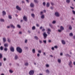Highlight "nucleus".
<instances>
[{
	"label": "nucleus",
	"instance_id": "1",
	"mask_svg": "<svg viewBox=\"0 0 75 75\" xmlns=\"http://www.w3.org/2000/svg\"><path fill=\"white\" fill-rule=\"evenodd\" d=\"M16 50L20 54H21V53H22V52H23V50H22V49H21V48L20 47H17L16 48Z\"/></svg>",
	"mask_w": 75,
	"mask_h": 75
},
{
	"label": "nucleus",
	"instance_id": "2",
	"mask_svg": "<svg viewBox=\"0 0 75 75\" xmlns=\"http://www.w3.org/2000/svg\"><path fill=\"white\" fill-rule=\"evenodd\" d=\"M60 29L58 30V31L59 33H61L62 31L64 30V28L63 26H61L60 28Z\"/></svg>",
	"mask_w": 75,
	"mask_h": 75
},
{
	"label": "nucleus",
	"instance_id": "3",
	"mask_svg": "<svg viewBox=\"0 0 75 75\" xmlns=\"http://www.w3.org/2000/svg\"><path fill=\"white\" fill-rule=\"evenodd\" d=\"M34 74V70H31L30 71L29 73V74L30 75H33Z\"/></svg>",
	"mask_w": 75,
	"mask_h": 75
},
{
	"label": "nucleus",
	"instance_id": "4",
	"mask_svg": "<svg viewBox=\"0 0 75 75\" xmlns=\"http://www.w3.org/2000/svg\"><path fill=\"white\" fill-rule=\"evenodd\" d=\"M54 15L55 16H56V17H58L60 16V14L58 12H55Z\"/></svg>",
	"mask_w": 75,
	"mask_h": 75
},
{
	"label": "nucleus",
	"instance_id": "5",
	"mask_svg": "<svg viewBox=\"0 0 75 75\" xmlns=\"http://www.w3.org/2000/svg\"><path fill=\"white\" fill-rule=\"evenodd\" d=\"M72 61H70L69 63V65L70 68H72L73 66L72 65Z\"/></svg>",
	"mask_w": 75,
	"mask_h": 75
},
{
	"label": "nucleus",
	"instance_id": "6",
	"mask_svg": "<svg viewBox=\"0 0 75 75\" xmlns=\"http://www.w3.org/2000/svg\"><path fill=\"white\" fill-rule=\"evenodd\" d=\"M10 50H11V52H14V48L12 46H11L10 48Z\"/></svg>",
	"mask_w": 75,
	"mask_h": 75
},
{
	"label": "nucleus",
	"instance_id": "7",
	"mask_svg": "<svg viewBox=\"0 0 75 75\" xmlns=\"http://www.w3.org/2000/svg\"><path fill=\"white\" fill-rule=\"evenodd\" d=\"M43 35L44 36V39H45L47 38V37L48 36V35L46 34V33L44 32L43 33Z\"/></svg>",
	"mask_w": 75,
	"mask_h": 75
},
{
	"label": "nucleus",
	"instance_id": "8",
	"mask_svg": "<svg viewBox=\"0 0 75 75\" xmlns=\"http://www.w3.org/2000/svg\"><path fill=\"white\" fill-rule=\"evenodd\" d=\"M47 30V33L48 34V35H50V33L51 32V30L50 28H48Z\"/></svg>",
	"mask_w": 75,
	"mask_h": 75
},
{
	"label": "nucleus",
	"instance_id": "9",
	"mask_svg": "<svg viewBox=\"0 0 75 75\" xmlns=\"http://www.w3.org/2000/svg\"><path fill=\"white\" fill-rule=\"evenodd\" d=\"M14 58L15 60H17V59H18V55L16 54H15L14 57Z\"/></svg>",
	"mask_w": 75,
	"mask_h": 75
},
{
	"label": "nucleus",
	"instance_id": "10",
	"mask_svg": "<svg viewBox=\"0 0 75 75\" xmlns=\"http://www.w3.org/2000/svg\"><path fill=\"white\" fill-rule=\"evenodd\" d=\"M23 19L25 21H27V17L25 16H24L23 17Z\"/></svg>",
	"mask_w": 75,
	"mask_h": 75
},
{
	"label": "nucleus",
	"instance_id": "11",
	"mask_svg": "<svg viewBox=\"0 0 75 75\" xmlns=\"http://www.w3.org/2000/svg\"><path fill=\"white\" fill-rule=\"evenodd\" d=\"M16 8L19 11H20V10H21V8H20V7H19V6H16Z\"/></svg>",
	"mask_w": 75,
	"mask_h": 75
},
{
	"label": "nucleus",
	"instance_id": "12",
	"mask_svg": "<svg viewBox=\"0 0 75 75\" xmlns=\"http://www.w3.org/2000/svg\"><path fill=\"white\" fill-rule=\"evenodd\" d=\"M62 43V44L64 45H65L66 44V42H65V41L64 40H62L61 41Z\"/></svg>",
	"mask_w": 75,
	"mask_h": 75
},
{
	"label": "nucleus",
	"instance_id": "13",
	"mask_svg": "<svg viewBox=\"0 0 75 75\" xmlns=\"http://www.w3.org/2000/svg\"><path fill=\"white\" fill-rule=\"evenodd\" d=\"M30 6L31 7H34V4L33 3H31L30 5Z\"/></svg>",
	"mask_w": 75,
	"mask_h": 75
},
{
	"label": "nucleus",
	"instance_id": "14",
	"mask_svg": "<svg viewBox=\"0 0 75 75\" xmlns=\"http://www.w3.org/2000/svg\"><path fill=\"white\" fill-rule=\"evenodd\" d=\"M2 13L3 16H6V12L4 11H3L2 12Z\"/></svg>",
	"mask_w": 75,
	"mask_h": 75
},
{
	"label": "nucleus",
	"instance_id": "15",
	"mask_svg": "<svg viewBox=\"0 0 75 75\" xmlns=\"http://www.w3.org/2000/svg\"><path fill=\"white\" fill-rule=\"evenodd\" d=\"M10 26H11V28H12L13 29H14V28H15V26L12 24H10Z\"/></svg>",
	"mask_w": 75,
	"mask_h": 75
},
{
	"label": "nucleus",
	"instance_id": "16",
	"mask_svg": "<svg viewBox=\"0 0 75 75\" xmlns=\"http://www.w3.org/2000/svg\"><path fill=\"white\" fill-rule=\"evenodd\" d=\"M3 42H6V38H3Z\"/></svg>",
	"mask_w": 75,
	"mask_h": 75
},
{
	"label": "nucleus",
	"instance_id": "17",
	"mask_svg": "<svg viewBox=\"0 0 75 75\" xmlns=\"http://www.w3.org/2000/svg\"><path fill=\"white\" fill-rule=\"evenodd\" d=\"M46 7H50V3L47 2L46 4Z\"/></svg>",
	"mask_w": 75,
	"mask_h": 75
},
{
	"label": "nucleus",
	"instance_id": "18",
	"mask_svg": "<svg viewBox=\"0 0 75 75\" xmlns=\"http://www.w3.org/2000/svg\"><path fill=\"white\" fill-rule=\"evenodd\" d=\"M4 46L5 47H7L8 46V43H5L4 44Z\"/></svg>",
	"mask_w": 75,
	"mask_h": 75
},
{
	"label": "nucleus",
	"instance_id": "19",
	"mask_svg": "<svg viewBox=\"0 0 75 75\" xmlns=\"http://www.w3.org/2000/svg\"><path fill=\"white\" fill-rule=\"evenodd\" d=\"M69 29L70 30H72V26L71 25H70L69 27Z\"/></svg>",
	"mask_w": 75,
	"mask_h": 75
},
{
	"label": "nucleus",
	"instance_id": "20",
	"mask_svg": "<svg viewBox=\"0 0 75 75\" xmlns=\"http://www.w3.org/2000/svg\"><path fill=\"white\" fill-rule=\"evenodd\" d=\"M34 38L35 39V40H38L39 39L37 37V36H35L34 37Z\"/></svg>",
	"mask_w": 75,
	"mask_h": 75
},
{
	"label": "nucleus",
	"instance_id": "21",
	"mask_svg": "<svg viewBox=\"0 0 75 75\" xmlns=\"http://www.w3.org/2000/svg\"><path fill=\"white\" fill-rule=\"evenodd\" d=\"M31 17L33 18H34L35 17V15L33 13H32L31 15Z\"/></svg>",
	"mask_w": 75,
	"mask_h": 75
},
{
	"label": "nucleus",
	"instance_id": "22",
	"mask_svg": "<svg viewBox=\"0 0 75 75\" xmlns=\"http://www.w3.org/2000/svg\"><path fill=\"white\" fill-rule=\"evenodd\" d=\"M44 15H42L41 17V18H42V19H44Z\"/></svg>",
	"mask_w": 75,
	"mask_h": 75
},
{
	"label": "nucleus",
	"instance_id": "23",
	"mask_svg": "<svg viewBox=\"0 0 75 75\" xmlns=\"http://www.w3.org/2000/svg\"><path fill=\"white\" fill-rule=\"evenodd\" d=\"M46 73H47V74H50V70L48 69H47L46 70Z\"/></svg>",
	"mask_w": 75,
	"mask_h": 75
},
{
	"label": "nucleus",
	"instance_id": "24",
	"mask_svg": "<svg viewBox=\"0 0 75 75\" xmlns=\"http://www.w3.org/2000/svg\"><path fill=\"white\" fill-rule=\"evenodd\" d=\"M8 17L9 19H12V17H11V15H9L8 16Z\"/></svg>",
	"mask_w": 75,
	"mask_h": 75
},
{
	"label": "nucleus",
	"instance_id": "25",
	"mask_svg": "<svg viewBox=\"0 0 75 75\" xmlns=\"http://www.w3.org/2000/svg\"><path fill=\"white\" fill-rule=\"evenodd\" d=\"M25 66H28V62H26L25 64Z\"/></svg>",
	"mask_w": 75,
	"mask_h": 75
},
{
	"label": "nucleus",
	"instance_id": "26",
	"mask_svg": "<svg viewBox=\"0 0 75 75\" xmlns=\"http://www.w3.org/2000/svg\"><path fill=\"white\" fill-rule=\"evenodd\" d=\"M73 35V33H70L69 34V36L70 37H72Z\"/></svg>",
	"mask_w": 75,
	"mask_h": 75
},
{
	"label": "nucleus",
	"instance_id": "27",
	"mask_svg": "<svg viewBox=\"0 0 75 75\" xmlns=\"http://www.w3.org/2000/svg\"><path fill=\"white\" fill-rule=\"evenodd\" d=\"M32 51L33 54H35V50L34 49H33L32 50Z\"/></svg>",
	"mask_w": 75,
	"mask_h": 75
},
{
	"label": "nucleus",
	"instance_id": "28",
	"mask_svg": "<svg viewBox=\"0 0 75 75\" xmlns=\"http://www.w3.org/2000/svg\"><path fill=\"white\" fill-rule=\"evenodd\" d=\"M7 41L8 42H11V40H10V39L8 38H7Z\"/></svg>",
	"mask_w": 75,
	"mask_h": 75
},
{
	"label": "nucleus",
	"instance_id": "29",
	"mask_svg": "<svg viewBox=\"0 0 75 75\" xmlns=\"http://www.w3.org/2000/svg\"><path fill=\"white\" fill-rule=\"evenodd\" d=\"M66 56V57H71V55H69V54H65Z\"/></svg>",
	"mask_w": 75,
	"mask_h": 75
},
{
	"label": "nucleus",
	"instance_id": "30",
	"mask_svg": "<svg viewBox=\"0 0 75 75\" xmlns=\"http://www.w3.org/2000/svg\"><path fill=\"white\" fill-rule=\"evenodd\" d=\"M1 50L2 51L3 50V46H1L0 48Z\"/></svg>",
	"mask_w": 75,
	"mask_h": 75
},
{
	"label": "nucleus",
	"instance_id": "31",
	"mask_svg": "<svg viewBox=\"0 0 75 75\" xmlns=\"http://www.w3.org/2000/svg\"><path fill=\"white\" fill-rule=\"evenodd\" d=\"M34 1L35 3H38V1H37V0H34Z\"/></svg>",
	"mask_w": 75,
	"mask_h": 75
},
{
	"label": "nucleus",
	"instance_id": "32",
	"mask_svg": "<svg viewBox=\"0 0 75 75\" xmlns=\"http://www.w3.org/2000/svg\"><path fill=\"white\" fill-rule=\"evenodd\" d=\"M0 21L1 22H4V20L3 19H0Z\"/></svg>",
	"mask_w": 75,
	"mask_h": 75
},
{
	"label": "nucleus",
	"instance_id": "33",
	"mask_svg": "<svg viewBox=\"0 0 75 75\" xmlns=\"http://www.w3.org/2000/svg\"><path fill=\"white\" fill-rule=\"evenodd\" d=\"M3 57V55H2V54L0 53V59H1V58Z\"/></svg>",
	"mask_w": 75,
	"mask_h": 75
},
{
	"label": "nucleus",
	"instance_id": "34",
	"mask_svg": "<svg viewBox=\"0 0 75 75\" xmlns=\"http://www.w3.org/2000/svg\"><path fill=\"white\" fill-rule=\"evenodd\" d=\"M35 29V27L34 26L32 27V29L34 30Z\"/></svg>",
	"mask_w": 75,
	"mask_h": 75
},
{
	"label": "nucleus",
	"instance_id": "35",
	"mask_svg": "<svg viewBox=\"0 0 75 75\" xmlns=\"http://www.w3.org/2000/svg\"><path fill=\"white\" fill-rule=\"evenodd\" d=\"M66 2H67V3H69V2H70V0H67Z\"/></svg>",
	"mask_w": 75,
	"mask_h": 75
},
{
	"label": "nucleus",
	"instance_id": "36",
	"mask_svg": "<svg viewBox=\"0 0 75 75\" xmlns=\"http://www.w3.org/2000/svg\"><path fill=\"white\" fill-rule=\"evenodd\" d=\"M8 50V49L6 47L4 48V50L5 51H7V50Z\"/></svg>",
	"mask_w": 75,
	"mask_h": 75
},
{
	"label": "nucleus",
	"instance_id": "37",
	"mask_svg": "<svg viewBox=\"0 0 75 75\" xmlns=\"http://www.w3.org/2000/svg\"><path fill=\"white\" fill-rule=\"evenodd\" d=\"M40 14L41 16H42V14H43V12L41 11L40 13Z\"/></svg>",
	"mask_w": 75,
	"mask_h": 75
},
{
	"label": "nucleus",
	"instance_id": "38",
	"mask_svg": "<svg viewBox=\"0 0 75 75\" xmlns=\"http://www.w3.org/2000/svg\"><path fill=\"white\" fill-rule=\"evenodd\" d=\"M49 26L51 27V28H52V24H51L50 23L49 24Z\"/></svg>",
	"mask_w": 75,
	"mask_h": 75
},
{
	"label": "nucleus",
	"instance_id": "39",
	"mask_svg": "<svg viewBox=\"0 0 75 75\" xmlns=\"http://www.w3.org/2000/svg\"><path fill=\"white\" fill-rule=\"evenodd\" d=\"M45 66L47 68H48L50 66L48 65V64H46L45 65Z\"/></svg>",
	"mask_w": 75,
	"mask_h": 75
},
{
	"label": "nucleus",
	"instance_id": "40",
	"mask_svg": "<svg viewBox=\"0 0 75 75\" xmlns=\"http://www.w3.org/2000/svg\"><path fill=\"white\" fill-rule=\"evenodd\" d=\"M9 72L10 73H11V74L13 73V71L11 70H9Z\"/></svg>",
	"mask_w": 75,
	"mask_h": 75
},
{
	"label": "nucleus",
	"instance_id": "41",
	"mask_svg": "<svg viewBox=\"0 0 75 75\" xmlns=\"http://www.w3.org/2000/svg\"><path fill=\"white\" fill-rule=\"evenodd\" d=\"M58 62H59V63H61V59H58Z\"/></svg>",
	"mask_w": 75,
	"mask_h": 75
},
{
	"label": "nucleus",
	"instance_id": "42",
	"mask_svg": "<svg viewBox=\"0 0 75 75\" xmlns=\"http://www.w3.org/2000/svg\"><path fill=\"white\" fill-rule=\"evenodd\" d=\"M52 24H54L56 23V21H54L52 22Z\"/></svg>",
	"mask_w": 75,
	"mask_h": 75
},
{
	"label": "nucleus",
	"instance_id": "43",
	"mask_svg": "<svg viewBox=\"0 0 75 75\" xmlns=\"http://www.w3.org/2000/svg\"><path fill=\"white\" fill-rule=\"evenodd\" d=\"M45 4H46L45 2H44L43 3V6H45Z\"/></svg>",
	"mask_w": 75,
	"mask_h": 75
},
{
	"label": "nucleus",
	"instance_id": "44",
	"mask_svg": "<svg viewBox=\"0 0 75 75\" xmlns=\"http://www.w3.org/2000/svg\"><path fill=\"white\" fill-rule=\"evenodd\" d=\"M17 27H18V28H21V26L19 25H17Z\"/></svg>",
	"mask_w": 75,
	"mask_h": 75
},
{
	"label": "nucleus",
	"instance_id": "45",
	"mask_svg": "<svg viewBox=\"0 0 75 75\" xmlns=\"http://www.w3.org/2000/svg\"><path fill=\"white\" fill-rule=\"evenodd\" d=\"M72 13H73V14H75V11H74V10H73L72 11Z\"/></svg>",
	"mask_w": 75,
	"mask_h": 75
},
{
	"label": "nucleus",
	"instance_id": "46",
	"mask_svg": "<svg viewBox=\"0 0 75 75\" xmlns=\"http://www.w3.org/2000/svg\"><path fill=\"white\" fill-rule=\"evenodd\" d=\"M43 42L45 43V44H46L47 43V41L46 40H43Z\"/></svg>",
	"mask_w": 75,
	"mask_h": 75
},
{
	"label": "nucleus",
	"instance_id": "47",
	"mask_svg": "<svg viewBox=\"0 0 75 75\" xmlns=\"http://www.w3.org/2000/svg\"><path fill=\"white\" fill-rule=\"evenodd\" d=\"M38 52H39V53L41 54V50H38Z\"/></svg>",
	"mask_w": 75,
	"mask_h": 75
},
{
	"label": "nucleus",
	"instance_id": "48",
	"mask_svg": "<svg viewBox=\"0 0 75 75\" xmlns=\"http://www.w3.org/2000/svg\"><path fill=\"white\" fill-rule=\"evenodd\" d=\"M50 9L51 10H53V9H54V7H52V6H51L50 7Z\"/></svg>",
	"mask_w": 75,
	"mask_h": 75
},
{
	"label": "nucleus",
	"instance_id": "49",
	"mask_svg": "<svg viewBox=\"0 0 75 75\" xmlns=\"http://www.w3.org/2000/svg\"><path fill=\"white\" fill-rule=\"evenodd\" d=\"M28 41V40H27L26 39L25 40V43H27V42Z\"/></svg>",
	"mask_w": 75,
	"mask_h": 75
},
{
	"label": "nucleus",
	"instance_id": "50",
	"mask_svg": "<svg viewBox=\"0 0 75 75\" xmlns=\"http://www.w3.org/2000/svg\"><path fill=\"white\" fill-rule=\"evenodd\" d=\"M51 5H52V6H54V3L51 2Z\"/></svg>",
	"mask_w": 75,
	"mask_h": 75
},
{
	"label": "nucleus",
	"instance_id": "51",
	"mask_svg": "<svg viewBox=\"0 0 75 75\" xmlns=\"http://www.w3.org/2000/svg\"><path fill=\"white\" fill-rule=\"evenodd\" d=\"M54 48H56V49L58 48V47L57 46H55L54 47Z\"/></svg>",
	"mask_w": 75,
	"mask_h": 75
},
{
	"label": "nucleus",
	"instance_id": "52",
	"mask_svg": "<svg viewBox=\"0 0 75 75\" xmlns=\"http://www.w3.org/2000/svg\"><path fill=\"white\" fill-rule=\"evenodd\" d=\"M24 48L25 50H27V49H28V47H25Z\"/></svg>",
	"mask_w": 75,
	"mask_h": 75
},
{
	"label": "nucleus",
	"instance_id": "53",
	"mask_svg": "<svg viewBox=\"0 0 75 75\" xmlns=\"http://www.w3.org/2000/svg\"><path fill=\"white\" fill-rule=\"evenodd\" d=\"M39 42L40 43V44H42V41L41 40H39Z\"/></svg>",
	"mask_w": 75,
	"mask_h": 75
},
{
	"label": "nucleus",
	"instance_id": "54",
	"mask_svg": "<svg viewBox=\"0 0 75 75\" xmlns=\"http://www.w3.org/2000/svg\"><path fill=\"white\" fill-rule=\"evenodd\" d=\"M45 31V29H42V31H43L44 32V31Z\"/></svg>",
	"mask_w": 75,
	"mask_h": 75
},
{
	"label": "nucleus",
	"instance_id": "55",
	"mask_svg": "<svg viewBox=\"0 0 75 75\" xmlns=\"http://www.w3.org/2000/svg\"><path fill=\"white\" fill-rule=\"evenodd\" d=\"M4 61H6V58H4Z\"/></svg>",
	"mask_w": 75,
	"mask_h": 75
},
{
	"label": "nucleus",
	"instance_id": "56",
	"mask_svg": "<svg viewBox=\"0 0 75 75\" xmlns=\"http://www.w3.org/2000/svg\"><path fill=\"white\" fill-rule=\"evenodd\" d=\"M37 55V56H38V57H40V54H39V53Z\"/></svg>",
	"mask_w": 75,
	"mask_h": 75
},
{
	"label": "nucleus",
	"instance_id": "57",
	"mask_svg": "<svg viewBox=\"0 0 75 75\" xmlns=\"http://www.w3.org/2000/svg\"><path fill=\"white\" fill-rule=\"evenodd\" d=\"M70 8H71V9H72V10H73V9H74V8L73 7L71 6H70Z\"/></svg>",
	"mask_w": 75,
	"mask_h": 75
},
{
	"label": "nucleus",
	"instance_id": "58",
	"mask_svg": "<svg viewBox=\"0 0 75 75\" xmlns=\"http://www.w3.org/2000/svg\"><path fill=\"white\" fill-rule=\"evenodd\" d=\"M36 26H37V27H40V25H39L38 24H37Z\"/></svg>",
	"mask_w": 75,
	"mask_h": 75
},
{
	"label": "nucleus",
	"instance_id": "59",
	"mask_svg": "<svg viewBox=\"0 0 75 75\" xmlns=\"http://www.w3.org/2000/svg\"><path fill=\"white\" fill-rule=\"evenodd\" d=\"M52 50H54V47H52Z\"/></svg>",
	"mask_w": 75,
	"mask_h": 75
},
{
	"label": "nucleus",
	"instance_id": "60",
	"mask_svg": "<svg viewBox=\"0 0 75 75\" xmlns=\"http://www.w3.org/2000/svg\"><path fill=\"white\" fill-rule=\"evenodd\" d=\"M48 42H51V40H49Z\"/></svg>",
	"mask_w": 75,
	"mask_h": 75
},
{
	"label": "nucleus",
	"instance_id": "61",
	"mask_svg": "<svg viewBox=\"0 0 75 75\" xmlns=\"http://www.w3.org/2000/svg\"><path fill=\"white\" fill-rule=\"evenodd\" d=\"M19 34H22V32L20 31L19 32Z\"/></svg>",
	"mask_w": 75,
	"mask_h": 75
},
{
	"label": "nucleus",
	"instance_id": "62",
	"mask_svg": "<svg viewBox=\"0 0 75 75\" xmlns=\"http://www.w3.org/2000/svg\"><path fill=\"white\" fill-rule=\"evenodd\" d=\"M62 55H63V54H62V53H61L60 54V55H61V56H62Z\"/></svg>",
	"mask_w": 75,
	"mask_h": 75
},
{
	"label": "nucleus",
	"instance_id": "63",
	"mask_svg": "<svg viewBox=\"0 0 75 75\" xmlns=\"http://www.w3.org/2000/svg\"><path fill=\"white\" fill-rule=\"evenodd\" d=\"M40 30H41V29H42V26H41L40 27Z\"/></svg>",
	"mask_w": 75,
	"mask_h": 75
},
{
	"label": "nucleus",
	"instance_id": "64",
	"mask_svg": "<svg viewBox=\"0 0 75 75\" xmlns=\"http://www.w3.org/2000/svg\"><path fill=\"white\" fill-rule=\"evenodd\" d=\"M73 64H74V65H75V62H74Z\"/></svg>",
	"mask_w": 75,
	"mask_h": 75
}]
</instances>
